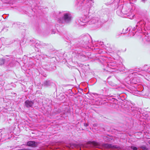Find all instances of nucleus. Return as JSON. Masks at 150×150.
I'll use <instances>...</instances> for the list:
<instances>
[{
  "instance_id": "obj_1",
  "label": "nucleus",
  "mask_w": 150,
  "mask_h": 150,
  "mask_svg": "<svg viewBox=\"0 0 150 150\" xmlns=\"http://www.w3.org/2000/svg\"><path fill=\"white\" fill-rule=\"evenodd\" d=\"M63 17L57 19L58 22L60 23H70L72 19V16L69 12H64Z\"/></svg>"
},
{
  "instance_id": "obj_2",
  "label": "nucleus",
  "mask_w": 150,
  "mask_h": 150,
  "mask_svg": "<svg viewBox=\"0 0 150 150\" xmlns=\"http://www.w3.org/2000/svg\"><path fill=\"white\" fill-rule=\"evenodd\" d=\"M119 7L122 8V9L121 10L119 9L117 11L116 13L118 16H122L123 15H127L129 16L131 14L133 10L128 6H120Z\"/></svg>"
},
{
  "instance_id": "obj_3",
  "label": "nucleus",
  "mask_w": 150,
  "mask_h": 150,
  "mask_svg": "<svg viewBox=\"0 0 150 150\" xmlns=\"http://www.w3.org/2000/svg\"><path fill=\"white\" fill-rule=\"evenodd\" d=\"M145 25V23L144 21L141 20L140 21L138 22L135 27H134L133 28V30L135 31L137 29L138 32L141 33L142 31V28Z\"/></svg>"
},
{
  "instance_id": "obj_4",
  "label": "nucleus",
  "mask_w": 150,
  "mask_h": 150,
  "mask_svg": "<svg viewBox=\"0 0 150 150\" xmlns=\"http://www.w3.org/2000/svg\"><path fill=\"white\" fill-rule=\"evenodd\" d=\"M82 40L81 42L84 46V47L86 46H88L89 44V40L90 38V37L88 35H84L82 36Z\"/></svg>"
},
{
  "instance_id": "obj_5",
  "label": "nucleus",
  "mask_w": 150,
  "mask_h": 150,
  "mask_svg": "<svg viewBox=\"0 0 150 150\" xmlns=\"http://www.w3.org/2000/svg\"><path fill=\"white\" fill-rule=\"evenodd\" d=\"M90 22L88 21V18L86 16H84L80 18L78 21L79 24L81 25H85V23Z\"/></svg>"
},
{
  "instance_id": "obj_6",
  "label": "nucleus",
  "mask_w": 150,
  "mask_h": 150,
  "mask_svg": "<svg viewBox=\"0 0 150 150\" xmlns=\"http://www.w3.org/2000/svg\"><path fill=\"white\" fill-rule=\"evenodd\" d=\"M99 18L98 17H93L90 21L92 24L97 23V25L98 27L100 26L101 25V23L99 21Z\"/></svg>"
},
{
  "instance_id": "obj_7",
  "label": "nucleus",
  "mask_w": 150,
  "mask_h": 150,
  "mask_svg": "<svg viewBox=\"0 0 150 150\" xmlns=\"http://www.w3.org/2000/svg\"><path fill=\"white\" fill-rule=\"evenodd\" d=\"M109 67L112 69H116L118 66L117 64L115 62H110L108 64Z\"/></svg>"
},
{
  "instance_id": "obj_8",
  "label": "nucleus",
  "mask_w": 150,
  "mask_h": 150,
  "mask_svg": "<svg viewBox=\"0 0 150 150\" xmlns=\"http://www.w3.org/2000/svg\"><path fill=\"white\" fill-rule=\"evenodd\" d=\"M34 104L33 102L29 100H26L25 102V105L27 108L32 107Z\"/></svg>"
},
{
  "instance_id": "obj_9",
  "label": "nucleus",
  "mask_w": 150,
  "mask_h": 150,
  "mask_svg": "<svg viewBox=\"0 0 150 150\" xmlns=\"http://www.w3.org/2000/svg\"><path fill=\"white\" fill-rule=\"evenodd\" d=\"M88 143L89 144H91L94 147L98 148L100 146L99 143L95 141H88Z\"/></svg>"
},
{
  "instance_id": "obj_10",
  "label": "nucleus",
  "mask_w": 150,
  "mask_h": 150,
  "mask_svg": "<svg viewBox=\"0 0 150 150\" xmlns=\"http://www.w3.org/2000/svg\"><path fill=\"white\" fill-rule=\"evenodd\" d=\"M27 145L29 146L34 147L35 146V142L33 141H29L27 142Z\"/></svg>"
},
{
  "instance_id": "obj_11",
  "label": "nucleus",
  "mask_w": 150,
  "mask_h": 150,
  "mask_svg": "<svg viewBox=\"0 0 150 150\" xmlns=\"http://www.w3.org/2000/svg\"><path fill=\"white\" fill-rule=\"evenodd\" d=\"M51 84V82L49 81H45L43 84V86L47 87L49 86Z\"/></svg>"
},
{
  "instance_id": "obj_12",
  "label": "nucleus",
  "mask_w": 150,
  "mask_h": 150,
  "mask_svg": "<svg viewBox=\"0 0 150 150\" xmlns=\"http://www.w3.org/2000/svg\"><path fill=\"white\" fill-rule=\"evenodd\" d=\"M103 91V93H106L108 92L109 88L107 86L104 87L103 89L102 90Z\"/></svg>"
},
{
  "instance_id": "obj_13",
  "label": "nucleus",
  "mask_w": 150,
  "mask_h": 150,
  "mask_svg": "<svg viewBox=\"0 0 150 150\" xmlns=\"http://www.w3.org/2000/svg\"><path fill=\"white\" fill-rule=\"evenodd\" d=\"M35 47L38 49L39 48L41 47V45L40 44V41L38 42H36L35 45Z\"/></svg>"
},
{
  "instance_id": "obj_14",
  "label": "nucleus",
  "mask_w": 150,
  "mask_h": 150,
  "mask_svg": "<svg viewBox=\"0 0 150 150\" xmlns=\"http://www.w3.org/2000/svg\"><path fill=\"white\" fill-rule=\"evenodd\" d=\"M129 111L130 112H135V110H136V108L135 107H131L129 106Z\"/></svg>"
},
{
  "instance_id": "obj_15",
  "label": "nucleus",
  "mask_w": 150,
  "mask_h": 150,
  "mask_svg": "<svg viewBox=\"0 0 150 150\" xmlns=\"http://www.w3.org/2000/svg\"><path fill=\"white\" fill-rule=\"evenodd\" d=\"M6 58L0 59V65H1L4 64L5 61L6 60Z\"/></svg>"
},
{
  "instance_id": "obj_16",
  "label": "nucleus",
  "mask_w": 150,
  "mask_h": 150,
  "mask_svg": "<svg viewBox=\"0 0 150 150\" xmlns=\"http://www.w3.org/2000/svg\"><path fill=\"white\" fill-rule=\"evenodd\" d=\"M131 149H132L133 150H137V148L135 146H131L130 147Z\"/></svg>"
},
{
  "instance_id": "obj_17",
  "label": "nucleus",
  "mask_w": 150,
  "mask_h": 150,
  "mask_svg": "<svg viewBox=\"0 0 150 150\" xmlns=\"http://www.w3.org/2000/svg\"><path fill=\"white\" fill-rule=\"evenodd\" d=\"M141 148L144 150H146V148L144 146H142L141 147Z\"/></svg>"
},
{
  "instance_id": "obj_18",
  "label": "nucleus",
  "mask_w": 150,
  "mask_h": 150,
  "mask_svg": "<svg viewBox=\"0 0 150 150\" xmlns=\"http://www.w3.org/2000/svg\"><path fill=\"white\" fill-rule=\"evenodd\" d=\"M84 126L86 127H87L88 126V123H84Z\"/></svg>"
},
{
  "instance_id": "obj_19",
  "label": "nucleus",
  "mask_w": 150,
  "mask_h": 150,
  "mask_svg": "<svg viewBox=\"0 0 150 150\" xmlns=\"http://www.w3.org/2000/svg\"><path fill=\"white\" fill-rule=\"evenodd\" d=\"M130 28H127V31L128 30V31H130Z\"/></svg>"
},
{
  "instance_id": "obj_20",
  "label": "nucleus",
  "mask_w": 150,
  "mask_h": 150,
  "mask_svg": "<svg viewBox=\"0 0 150 150\" xmlns=\"http://www.w3.org/2000/svg\"><path fill=\"white\" fill-rule=\"evenodd\" d=\"M146 1V0H142V1L143 2H145Z\"/></svg>"
},
{
  "instance_id": "obj_21",
  "label": "nucleus",
  "mask_w": 150,
  "mask_h": 150,
  "mask_svg": "<svg viewBox=\"0 0 150 150\" xmlns=\"http://www.w3.org/2000/svg\"><path fill=\"white\" fill-rule=\"evenodd\" d=\"M19 150H27L26 149H20Z\"/></svg>"
},
{
  "instance_id": "obj_22",
  "label": "nucleus",
  "mask_w": 150,
  "mask_h": 150,
  "mask_svg": "<svg viewBox=\"0 0 150 150\" xmlns=\"http://www.w3.org/2000/svg\"><path fill=\"white\" fill-rule=\"evenodd\" d=\"M52 33L53 34H55V33L53 31L52 32Z\"/></svg>"
},
{
  "instance_id": "obj_23",
  "label": "nucleus",
  "mask_w": 150,
  "mask_h": 150,
  "mask_svg": "<svg viewBox=\"0 0 150 150\" xmlns=\"http://www.w3.org/2000/svg\"><path fill=\"white\" fill-rule=\"evenodd\" d=\"M46 56H47V57H50V56H47V55H46Z\"/></svg>"
},
{
  "instance_id": "obj_24",
  "label": "nucleus",
  "mask_w": 150,
  "mask_h": 150,
  "mask_svg": "<svg viewBox=\"0 0 150 150\" xmlns=\"http://www.w3.org/2000/svg\"><path fill=\"white\" fill-rule=\"evenodd\" d=\"M1 47V45L0 44V48Z\"/></svg>"
},
{
  "instance_id": "obj_25",
  "label": "nucleus",
  "mask_w": 150,
  "mask_h": 150,
  "mask_svg": "<svg viewBox=\"0 0 150 150\" xmlns=\"http://www.w3.org/2000/svg\"><path fill=\"white\" fill-rule=\"evenodd\" d=\"M132 33L133 34V35H134V32H133Z\"/></svg>"
},
{
  "instance_id": "obj_26",
  "label": "nucleus",
  "mask_w": 150,
  "mask_h": 150,
  "mask_svg": "<svg viewBox=\"0 0 150 150\" xmlns=\"http://www.w3.org/2000/svg\"><path fill=\"white\" fill-rule=\"evenodd\" d=\"M95 125V124H94L93 126H94V125Z\"/></svg>"
}]
</instances>
